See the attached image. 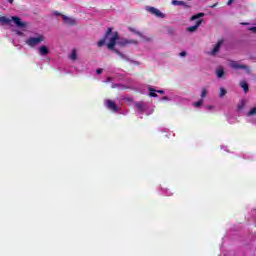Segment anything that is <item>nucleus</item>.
Returning <instances> with one entry per match:
<instances>
[{
  "mask_svg": "<svg viewBox=\"0 0 256 256\" xmlns=\"http://www.w3.org/2000/svg\"><path fill=\"white\" fill-rule=\"evenodd\" d=\"M133 41L126 40L125 38H120L118 32H115L112 34V28H108L106 32V36L104 37V40H100L98 42V46H104L106 44L108 50H113L122 60H125L126 62H130L131 64H134L135 66H141V62H137L134 60H130L126 54H123L120 52V50H117L116 46L119 48H123L124 46H127V44H132ZM134 44H137V42H134Z\"/></svg>",
  "mask_w": 256,
  "mask_h": 256,
  "instance_id": "1",
  "label": "nucleus"
},
{
  "mask_svg": "<svg viewBox=\"0 0 256 256\" xmlns=\"http://www.w3.org/2000/svg\"><path fill=\"white\" fill-rule=\"evenodd\" d=\"M154 109H150V103H145V101H137L136 102V113L142 117L143 113L146 115H151Z\"/></svg>",
  "mask_w": 256,
  "mask_h": 256,
  "instance_id": "2",
  "label": "nucleus"
},
{
  "mask_svg": "<svg viewBox=\"0 0 256 256\" xmlns=\"http://www.w3.org/2000/svg\"><path fill=\"white\" fill-rule=\"evenodd\" d=\"M203 16H205L204 12H199L198 14H195L194 16L191 17V20H197L196 24L194 26H190L188 28L189 32H195L199 26H201L203 20Z\"/></svg>",
  "mask_w": 256,
  "mask_h": 256,
  "instance_id": "3",
  "label": "nucleus"
},
{
  "mask_svg": "<svg viewBox=\"0 0 256 256\" xmlns=\"http://www.w3.org/2000/svg\"><path fill=\"white\" fill-rule=\"evenodd\" d=\"M42 41H45V37L43 35H40L38 37H30L26 40V45H29V47H37L39 43H42Z\"/></svg>",
  "mask_w": 256,
  "mask_h": 256,
  "instance_id": "4",
  "label": "nucleus"
},
{
  "mask_svg": "<svg viewBox=\"0 0 256 256\" xmlns=\"http://www.w3.org/2000/svg\"><path fill=\"white\" fill-rule=\"evenodd\" d=\"M146 10L151 14L157 16V18H165V14L161 12V10H159L158 8H155L154 6H146Z\"/></svg>",
  "mask_w": 256,
  "mask_h": 256,
  "instance_id": "5",
  "label": "nucleus"
},
{
  "mask_svg": "<svg viewBox=\"0 0 256 256\" xmlns=\"http://www.w3.org/2000/svg\"><path fill=\"white\" fill-rule=\"evenodd\" d=\"M105 105L108 109H110V111H113L114 113L119 111V107L116 105L115 101H112V99H107V101H105Z\"/></svg>",
  "mask_w": 256,
  "mask_h": 256,
  "instance_id": "6",
  "label": "nucleus"
},
{
  "mask_svg": "<svg viewBox=\"0 0 256 256\" xmlns=\"http://www.w3.org/2000/svg\"><path fill=\"white\" fill-rule=\"evenodd\" d=\"M62 19L65 25H69V26L77 25V20H75V18L73 17H69L62 14Z\"/></svg>",
  "mask_w": 256,
  "mask_h": 256,
  "instance_id": "7",
  "label": "nucleus"
},
{
  "mask_svg": "<svg viewBox=\"0 0 256 256\" xmlns=\"http://www.w3.org/2000/svg\"><path fill=\"white\" fill-rule=\"evenodd\" d=\"M229 66L233 67V69H246V71H249L248 66L239 64V62H230Z\"/></svg>",
  "mask_w": 256,
  "mask_h": 256,
  "instance_id": "8",
  "label": "nucleus"
},
{
  "mask_svg": "<svg viewBox=\"0 0 256 256\" xmlns=\"http://www.w3.org/2000/svg\"><path fill=\"white\" fill-rule=\"evenodd\" d=\"M11 21H14L15 25H17V27H25V22L21 21V18H19L18 16H13L11 18Z\"/></svg>",
  "mask_w": 256,
  "mask_h": 256,
  "instance_id": "9",
  "label": "nucleus"
},
{
  "mask_svg": "<svg viewBox=\"0 0 256 256\" xmlns=\"http://www.w3.org/2000/svg\"><path fill=\"white\" fill-rule=\"evenodd\" d=\"M223 44V40H219V42H217L216 46H214L211 54L212 56H215L216 54H218L219 50L221 49V46Z\"/></svg>",
  "mask_w": 256,
  "mask_h": 256,
  "instance_id": "10",
  "label": "nucleus"
},
{
  "mask_svg": "<svg viewBox=\"0 0 256 256\" xmlns=\"http://www.w3.org/2000/svg\"><path fill=\"white\" fill-rule=\"evenodd\" d=\"M38 53L39 55L45 56V55H49V48L47 46H41L38 48Z\"/></svg>",
  "mask_w": 256,
  "mask_h": 256,
  "instance_id": "11",
  "label": "nucleus"
},
{
  "mask_svg": "<svg viewBox=\"0 0 256 256\" xmlns=\"http://www.w3.org/2000/svg\"><path fill=\"white\" fill-rule=\"evenodd\" d=\"M0 23H3L4 25H9V24H11V19H9L6 16H1L0 17Z\"/></svg>",
  "mask_w": 256,
  "mask_h": 256,
  "instance_id": "12",
  "label": "nucleus"
},
{
  "mask_svg": "<svg viewBox=\"0 0 256 256\" xmlns=\"http://www.w3.org/2000/svg\"><path fill=\"white\" fill-rule=\"evenodd\" d=\"M240 86L242 87V89L244 90L245 93H247V91H249V85H248L247 81H240Z\"/></svg>",
  "mask_w": 256,
  "mask_h": 256,
  "instance_id": "13",
  "label": "nucleus"
},
{
  "mask_svg": "<svg viewBox=\"0 0 256 256\" xmlns=\"http://www.w3.org/2000/svg\"><path fill=\"white\" fill-rule=\"evenodd\" d=\"M173 6H185L186 3L183 0H172Z\"/></svg>",
  "mask_w": 256,
  "mask_h": 256,
  "instance_id": "14",
  "label": "nucleus"
},
{
  "mask_svg": "<svg viewBox=\"0 0 256 256\" xmlns=\"http://www.w3.org/2000/svg\"><path fill=\"white\" fill-rule=\"evenodd\" d=\"M207 93H208V89L207 87H203L201 92H200V95H201V99H202V103L204 101V98L207 97Z\"/></svg>",
  "mask_w": 256,
  "mask_h": 256,
  "instance_id": "15",
  "label": "nucleus"
},
{
  "mask_svg": "<svg viewBox=\"0 0 256 256\" xmlns=\"http://www.w3.org/2000/svg\"><path fill=\"white\" fill-rule=\"evenodd\" d=\"M149 95L151 97H157V89H153V87H148Z\"/></svg>",
  "mask_w": 256,
  "mask_h": 256,
  "instance_id": "16",
  "label": "nucleus"
},
{
  "mask_svg": "<svg viewBox=\"0 0 256 256\" xmlns=\"http://www.w3.org/2000/svg\"><path fill=\"white\" fill-rule=\"evenodd\" d=\"M70 59L72 61H77V50L76 49H73L71 54H70Z\"/></svg>",
  "mask_w": 256,
  "mask_h": 256,
  "instance_id": "17",
  "label": "nucleus"
},
{
  "mask_svg": "<svg viewBox=\"0 0 256 256\" xmlns=\"http://www.w3.org/2000/svg\"><path fill=\"white\" fill-rule=\"evenodd\" d=\"M245 105H246L245 99H240L238 103V109H244Z\"/></svg>",
  "mask_w": 256,
  "mask_h": 256,
  "instance_id": "18",
  "label": "nucleus"
},
{
  "mask_svg": "<svg viewBox=\"0 0 256 256\" xmlns=\"http://www.w3.org/2000/svg\"><path fill=\"white\" fill-rule=\"evenodd\" d=\"M224 73V68H218V70H216L217 77H223Z\"/></svg>",
  "mask_w": 256,
  "mask_h": 256,
  "instance_id": "19",
  "label": "nucleus"
},
{
  "mask_svg": "<svg viewBox=\"0 0 256 256\" xmlns=\"http://www.w3.org/2000/svg\"><path fill=\"white\" fill-rule=\"evenodd\" d=\"M227 94V89L225 87H220L219 97H224Z\"/></svg>",
  "mask_w": 256,
  "mask_h": 256,
  "instance_id": "20",
  "label": "nucleus"
},
{
  "mask_svg": "<svg viewBox=\"0 0 256 256\" xmlns=\"http://www.w3.org/2000/svg\"><path fill=\"white\" fill-rule=\"evenodd\" d=\"M193 105H194L195 107H201V105H203V99H199L198 101H195V102L193 103Z\"/></svg>",
  "mask_w": 256,
  "mask_h": 256,
  "instance_id": "21",
  "label": "nucleus"
},
{
  "mask_svg": "<svg viewBox=\"0 0 256 256\" xmlns=\"http://www.w3.org/2000/svg\"><path fill=\"white\" fill-rule=\"evenodd\" d=\"M162 193L164 195H167L168 197H170L172 195L171 191H169L168 189H164V190L162 189Z\"/></svg>",
  "mask_w": 256,
  "mask_h": 256,
  "instance_id": "22",
  "label": "nucleus"
},
{
  "mask_svg": "<svg viewBox=\"0 0 256 256\" xmlns=\"http://www.w3.org/2000/svg\"><path fill=\"white\" fill-rule=\"evenodd\" d=\"M256 113V107H252V109H250V111H248V115H255Z\"/></svg>",
  "mask_w": 256,
  "mask_h": 256,
  "instance_id": "23",
  "label": "nucleus"
},
{
  "mask_svg": "<svg viewBox=\"0 0 256 256\" xmlns=\"http://www.w3.org/2000/svg\"><path fill=\"white\" fill-rule=\"evenodd\" d=\"M136 34H138V36H140V38L143 40H149V38H146V36H144L141 32H136Z\"/></svg>",
  "mask_w": 256,
  "mask_h": 256,
  "instance_id": "24",
  "label": "nucleus"
},
{
  "mask_svg": "<svg viewBox=\"0 0 256 256\" xmlns=\"http://www.w3.org/2000/svg\"><path fill=\"white\" fill-rule=\"evenodd\" d=\"M112 87H120V88H124V85H121L120 83H112Z\"/></svg>",
  "mask_w": 256,
  "mask_h": 256,
  "instance_id": "25",
  "label": "nucleus"
},
{
  "mask_svg": "<svg viewBox=\"0 0 256 256\" xmlns=\"http://www.w3.org/2000/svg\"><path fill=\"white\" fill-rule=\"evenodd\" d=\"M54 15H55L56 17L62 16V14H61L59 11H55V12H54Z\"/></svg>",
  "mask_w": 256,
  "mask_h": 256,
  "instance_id": "26",
  "label": "nucleus"
},
{
  "mask_svg": "<svg viewBox=\"0 0 256 256\" xmlns=\"http://www.w3.org/2000/svg\"><path fill=\"white\" fill-rule=\"evenodd\" d=\"M234 1L235 0H228V2H227L228 6H231V4H233Z\"/></svg>",
  "mask_w": 256,
  "mask_h": 256,
  "instance_id": "27",
  "label": "nucleus"
},
{
  "mask_svg": "<svg viewBox=\"0 0 256 256\" xmlns=\"http://www.w3.org/2000/svg\"><path fill=\"white\" fill-rule=\"evenodd\" d=\"M250 30L256 33V26H253L252 28H250Z\"/></svg>",
  "mask_w": 256,
  "mask_h": 256,
  "instance_id": "28",
  "label": "nucleus"
},
{
  "mask_svg": "<svg viewBox=\"0 0 256 256\" xmlns=\"http://www.w3.org/2000/svg\"><path fill=\"white\" fill-rule=\"evenodd\" d=\"M180 56H181V58L185 57L186 56V52H181Z\"/></svg>",
  "mask_w": 256,
  "mask_h": 256,
  "instance_id": "29",
  "label": "nucleus"
},
{
  "mask_svg": "<svg viewBox=\"0 0 256 256\" xmlns=\"http://www.w3.org/2000/svg\"><path fill=\"white\" fill-rule=\"evenodd\" d=\"M216 6H218V3L213 4L212 6H210V8H216Z\"/></svg>",
  "mask_w": 256,
  "mask_h": 256,
  "instance_id": "30",
  "label": "nucleus"
},
{
  "mask_svg": "<svg viewBox=\"0 0 256 256\" xmlns=\"http://www.w3.org/2000/svg\"><path fill=\"white\" fill-rule=\"evenodd\" d=\"M102 68H98V75H100V73H102Z\"/></svg>",
  "mask_w": 256,
  "mask_h": 256,
  "instance_id": "31",
  "label": "nucleus"
},
{
  "mask_svg": "<svg viewBox=\"0 0 256 256\" xmlns=\"http://www.w3.org/2000/svg\"><path fill=\"white\" fill-rule=\"evenodd\" d=\"M158 93H165L163 89H158Z\"/></svg>",
  "mask_w": 256,
  "mask_h": 256,
  "instance_id": "32",
  "label": "nucleus"
},
{
  "mask_svg": "<svg viewBox=\"0 0 256 256\" xmlns=\"http://www.w3.org/2000/svg\"><path fill=\"white\" fill-rule=\"evenodd\" d=\"M162 99H164V100H168V99H169V97H168L167 95H165L164 97H162Z\"/></svg>",
  "mask_w": 256,
  "mask_h": 256,
  "instance_id": "33",
  "label": "nucleus"
},
{
  "mask_svg": "<svg viewBox=\"0 0 256 256\" xmlns=\"http://www.w3.org/2000/svg\"><path fill=\"white\" fill-rule=\"evenodd\" d=\"M13 1H15V0H8V3H13Z\"/></svg>",
  "mask_w": 256,
  "mask_h": 256,
  "instance_id": "34",
  "label": "nucleus"
},
{
  "mask_svg": "<svg viewBox=\"0 0 256 256\" xmlns=\"http://www.w3.org/2000/svg\"><path fill=\"white\" fill-rule=\"evenodd\" d=\"M106 81H112V78H107V80Z\"/></svg>",
  "mask_w": 256,
  "mask_h": 256,
  "instance_id": "35",
  "label": "nucleus"
},
{
  "mask_svg": "<svg viewBox=\"0 0 256 256\" xmlns=\"http://www.w3.org/2000/svg\"><path fill=\"white\" fill-rule=\"evenodd\" d=\"M208 109H212V106H211V105H209V106H208Z\"/></svg>",
  "mask_w": 256,
  "mask_h": 256,
  "instance_id": "36",
  "label": "nucleus"
}]
</instances>
